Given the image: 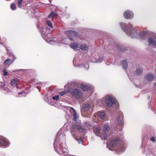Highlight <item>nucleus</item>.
Segmentation results:
<instances>
[{
	"mask_svg": "<svg viewBox=\"0 0 156 156\" xmlns=\"http://www.w3.org/2000/svg\"><path fill=\"white\" fill-rule=\"evenodd\" d=\"M79 46V44L77 43H73L70 44V47L76 51L78 50Z\"/></svg>",
	"mask_w": 156,
	"mask_h": 156,
	"instance_id": "nucleus-20",
	"label": "nucleus"
},
{
	"mask_svg": "<svg viewBox=\"0 0 156 156\" xmlns=\"http://www.w3.org/2000/svg\"><path fill=\"white\" fill-rule=\"evenodd\" d=\"M54 41V42H55L56 43H60L61 44H65L66 43L65 42V41H66L65 39H63L62 40H61L60 39L57 40V38L56 37L54 38L52 40H51L50 41V42L52 41Z\"/></svg>",
	"mask_w": 156,
	"mask_h": 156,
	"instance_id": "nucleus-21",
	"label": "nucleus"
},
{
	"mask_svg": "<svg viewBox=\"0 0 156 156\" xmlns=\"http://www.w3.org/2000/svg\"><path fill=\"white\" fill-rule=\"evenodd\" d=\"M66 93V92L64 91L62 92H61L59 93V95L60 96H63Z\"/></svg>",
	"mask_w": 156,
	"mask_h": 156,
	"instance_id": "nucleus-37",
	"label": "nucleus"
},
{
	"mask_svg": "<svg viewBox=\"0 0 156 156\" xmlns=\"http://www.w3.org/2000/svg\"><path fill=\"white\" fill-rule=\"evenodd\" d=\"M82 109L85 112L91 111L93 110V107L91 105L88 103L83 104L82 105Z\"/></svg>",
	"mask_w": 156,
	"mask_h": 156,
	"instance_id": "nucleus-12",
	"label": "nucleus"
},
{
	"mask_svg": "<svg viewBox=\"0 0 156 156\" xmlns=\"http://www.w3.org/2000/svg\"><path fill=\"white\" fill-rule=\"evenodd\" d=\"M143 70L142 68L141 67H139L137 68L136 71V74L137 75H140L142 73Z\"/></svg>",
	"mask_w": 156,
	"mask_h": 156,
	"instance_id": "nucleus-22",
	"label": "nucleus"
},
{
	"mask_svg": "<svg viewBox=\"0 0 156 156\" xmlns=\"http://www.w3.org/2000/svg\"><path fill=\"white\" fill-rule=\"evenodd\" d=\"M46 24L49 27H50L51 28H53V26L51 22L48 20H46Z\"/></svg>",
	"mask_w": 156,
	"mask_h": 156,
	"instance_id": "nucleus-30",
	"label": "nucleus"
},
{
	"mask_svg": "<svg viewBox=\"0 0 156 156\" xmlns=\"http://www.w3.org/2000/svg\"><path fill=\"white\" fill-rule=\"evenodd\" d=\"M5 86V84L3 82H0V89H4V87Z\"/></svg>",
	"mask_w": 156,
	"mask_h": 156,
	"instance_id": "nucleus-33",
	"label": "nucleus"
},
{
	"mask_svg": "<svg viewBox=\"0 0 156 156\" xmlns=\"http://www.w3.org/2000/svg\"><path fill=\"white\" fill-rule=\"evenodd\" d=\"M94 132L96 135L101 137L102 140L104 139L103 137V133L101 132L99 126L96 127L94 129Z\"/></svg>",
	"mask_w": 156,
	"mask_h": 156,
	"instance_id": "nucleus-13",
	"label": "nucleus"
},
{
	"mask_svg": "<svg viewBox=\"0 0 156 156\" xmlns=\"http://www.w3.org/2000/svg\"><path fill=\"white\" fill-rule=\"evenodd\" d=\"M103 130H101V132L103 131V137L104 140H106L107 139V135L106 132H108L110 129L109 126L108 124H105L104 125Z\"/></svg>",
	"mask_w": 156,
	"mask_h": 156,
	"instance_id": "nucleus-8",
	"label": "nucleus"
},
{
	"mask_svg": "<svg viewBox=\"0 0 156 156\" xmlns=\"http://www.w3.org/2000/svg\"><path fill=\"white\" fill-rule=\"evenodd\" d=\"M76 128L77 130L80 132H81L85 130V129L83 128L81 126L79 125H76Z\"/></svg>",
	"mask_w": 156,
	"mask_h": 156,
	"instance_id": "nucleus-28",
	"label": "nucleus"
},
{
	"mask_svg": "<svg viewBox=\"0 0 156 156\" xmlns=\"http://www.w3.org/2000/svg\"><path fill=\"white\" fill-rule=\"evenodd\" d=\"M120 142V140L119 138L117 136H114L113 139L109 141V144L112 147H114L116 145L119 144Z\"/></svg>",
	"mask_w": 156,
	"mask_h": 156,
	"instance_id": "nucleus-7",
	"label": "nucleus"
},
{
	"mask_svg": "<svg viewBox=\"0 0 156 156\" xmlns=\"http://www.w3.org/2000/svg\"><path fill=\"white\" fill-rule=\"evenodd\" d=\"M105 101L107 106L110 107L115 103L116 100L114 97L108 96V98L106 99Z\"/></svg>",
	"mask_w": 156,
	"mask_h": 156,
	"instance_id": "nucleus-5",
	"label": "nucleus"
},
{
	"mask_svg": "<svg viewBox=\"0 0 156 156\" xmlns=\"http://www.w3.org/2000/svg\"><path fill=\"white\" fill-rule=\"evenodd\" d=\"M25 92L24 91H23L22 92H19L18 93L20 95L21 94H24V92Z\"/></svg>",
	"mask_w": 156,
	"mask_h": 156,
	"instance_id": "nucleus-41",
	"label": "nucleus"
},
{
	"mask_svg": "<svg viewBox=\"0 0 156 156\" xmlns=\"http://www.w3.org/2000/svg\"><path fill=\"white\" fill-rule=\"evenodd\" d=\"M148 42L150 44L156 47V33L153 34L152 37L148 38Z\"/></svg>",
	"mask_w": 156,
	"mask_h": 156,
	"instance_id": "nucleus-11",
	"label": "nucleus"
},
{
	"mask_svg": "<svg viewBox=\"0 0 156 156\" xmlns=\"http://www.w3.org/2000/svg\"><path fill=\"white\" fill-rule=\"evenodd\" d=\"M80 48L82 50L86 51L87 50L88 47L86 44H82L80 45Z\"/></svg>",
	"mask_w": 156,
	"mask_h": 156,
	"instance_id": "nucleus-23",
	"label": "nucleus"
},
{
	"mask_svg": "<svg viewBox=\"0 0 156 156\" xmlns=\"http://www.w3.org/2000/svg\"><path fill=\"white\" fill-rule=\"evenodd\" d=\"M18 70H14L13 71V72H16V71H18Z\"/></svg>",
	"mask_w": 156,
	"mask_h": 156,
	"instance_id": "nucleus-43",
	"label": "nucleus"
},
{
	"mask_svg": "<svg viewBox=\"0 0 156 156\" xmlns=\"http://www.w3.org/2000/svg\"><path fill=\"white\" fill-rule=\"evenodd\" d=\"M83 65L86 69H87L89 67V65L88 63H86L85 65Z\"/></svg>",
	"mask_w": 156,
	"mask_h": 156,
	"instance_id": "nucleus-35",
	"label": "nucleus"
},
{
	"mask_svg": "<svg viewBox=\"0 0 156 156\" xmlns=\"http://www.w3.org/2000/svg\"><path fill=\"white\" fill-rule=\"evenodd\" d=\"M150 98V96H148V99H149Z\"/></svg>",
	"mask_w": 156,
	"mask_h": 156,
	"instance_id": "nucleus-44",
	"label": "nucleus"
},
{
	"mask_svg": "<svg viewBox=\"0 0 156 156\" xmlns=\"http://www.w3.org/2000/svg\"><path fill=\"white\" fill-rule=\"evenodd\" d=\"M19 80L18 78H15L12 80L11 84L12 86H16L17 87V85L19 84Z\"/></svg>",
	"mask_w": 156,
	"mask_h": 156,
	"instance_id": "nucleus-17",
	"label": "nucleus"
},
{
	"mask_svg": "<svg viewBox=\"0 0 156 156\" xmlns=\"http://www.w3.org/2000/svg\"><path fill=\"white\" fill-rule=\"evenodd\" d=\"M124 16L126 19H131L133 17V14L132 12L127 10L124 12Z\"/></svg>",
	"mask_w": 156,
	"mask_h": 156,
	"instance_id": "nucleus-14",
	"label": "nucleus"
},
{
	"mask_svg": "<svg viewBox=\"0 0 156 156\" xmlns=\"http://www.w3.org/2000/svg\"><path fill=\"white\" fill-rule=\"evenodd\" d=\"M81 88L84 91H87L88 90L89 87L84 84H81Z\"/></svg>",
	"mask_w": 156,
	"mask_h": 156,
	"instance_id": "nucleus-26",
	"label": "nucleus"
},
{
	"mask_svg": "<svg viewBox=\"0 0 156 156\" xmlns=\"http://www.w3.org/2000/svg\"><path fill=\"white\" fill-rule=\"evenodd\" d=\"M3 72L4 73L3 74L4 76H5L7 75V72L6 70H3Z\"/></svg>",
	"mask_w": 156,
	"mask_h": 156,
	"instance_id": "nucleus-40",
	"label": "nucleus"
},
{
	"mask_svg": "<svg viewBox=\"0 0 156 156\" xmlns=\"http://www.w3.org/2000/svg\"><path fill=\"white\" fill-rule=\"evenodd\" d=\"M82 66H79V67H82Z\"/></svg>",
	"mask_w": 156,
	"mask_h": 156,
	"instance_id": "nucleus-46",
	"label": "nucleus"
},
{
	"mask_svg": "<svg viewBox=\"0 0 156 156\" xmlns=\"http://www.w3.org/2000/svg\"><path fill=\"white\" fill-rule=\"evenodd\" d=\"M48 30V28H47L45 30ZM42 31L41 32V34L42 37L44 38H45L48 37V34L46 32V31H45V29L44 28H42Z\"/></svg>",
	"mask_w": 156,
	"mask_h": 156,
	"instance_id": "nucleus-18",
	"label": "nucleus"
},
{
	"mask_svg": "<svg viewBox=\"0 0 156 156\" xmlns=\"http://www.w3.org/2000/svg\"><path fill=\"white\" fill-rule=\"evenodd\" d=\"M71 94L73 97L77 99L80 98L83 96L82 93L77 88H75L74 90L73 89V91L71 93Z\"/></svg>",
	"mask_w": 156,
	"mask_h": 156,
	"instance_id": "nucleus-6",
	"label": "nucleus"
},
{
	"mask_svg": "<svg viewBox=\"0 0 156 156\" xmlns=\"http://www.w3.org/2000/svg\"><path fill=\"white\" fill-rule=\"evenodd\" d=\"M37 88H38V87H37Z\"/></svg>",
	"mask_w": 156,
	"mask_h": 156,
	"instance_id": "nucleus-47",
	"label": "nucleus"
},
{
	"mask_svg": "<svg viewBox=\"0 0 156 156\" xmlns=\"http://www.w3.org/2000/svg\"><path fill=\"white\" fill-rule=\"evenodd\" d=\"M75 60H75L73 61V63L74 62Z\"/></svg>",
	"mask_w": 156,
	"mask_h": 156,
	"instance_id": "nucleus-45",
	"label": "nucleus"
},
{
	"mask_svg": "<svg viewBox=\"0 0 156 156\" xmlns=\"http://www.w3.org/2000/svg\"><path fill=\"white\" fill-rule=\"evenodd\" d=\"M11 8L12 10H14L16 9V5L14 3H12L11 5Z\"/></svg>",
	"mask_w": 156,
	"mask_h": 156,
	"instance_id": "nucleus-31",
	"label": "nucleus"
},
{
	"mask_svg": "<svg viewBox=\"0 0 156 156\" xmlns=\"http://www.w3.org/2000/svg\"><path fill=\"white\" fill-rule=\"evenodd\" d=\"M70 108L72 110L73 112V120L75 122H77L79 117L78 115L77 114L76 111L73 107H71Z\"/></svg>",
	"mask_w": 156,
	"mask_h": 156,
	"instance_id": "nucleus-16",
	"label": "nucleus"
},
{
	"mask_svg": "<svg viewBox=\"0 0 156 156\" xmlns=\"http://www.w3.org/2000/svg\"><path fill=\"white\" fill-rule=\"evenodd\" d=\"M55 14V12L53 11H52L51 13L48 16V17L49 18H51L53 16H54Z\"/></svg>",
	"mask_w": 156,
	"mask_h": 156,
	"instance_id": "nucleus-32",
	"label": "nucleus"
},
{
	"mask_svg": "<svg viewBox=\"0 0 156 156\" xmlns=\"http://www.w3.org/2000/svg\"><path fill=\"white\" fill-rule=\"evenodd\" d=\"M99 117L102 119H104L105 115L104 112H100L99 113Z\"/></svg>",
	"mask_w": 156,
	"mask_h": 156,
	"instance_id": "nucleus-27",
	"label": "nucleus"
},
{
	"mask_svg": "<svg viewBox=\"0 0 156 156\" xmlns=\"http://www.w3.org/2000/svg\"><path fill=\"white\" fill-rule=\"evenodd\" d=\"M9 143L8 140L2 136H0V146L7 147L9 146Z\"/></svg>",
	"mask_w": 156,
	"mask_h": 156,
	"instance_id": "nucleus-9",
	"label": "nucleus"
},
{
	"mask_svg": "<svg viewBox=\"0 0 156 156\" xmlns=\"http://www.w3.org/2000/svg\"><path fill=\"white\" fill-rule=\"evenodd\" d=\"M154 78V75L153 74L148 73L146 76V80L147 81H152Z\"/></svg>",
	"mask_w": 156,
	"mask_h": 156,
	"instance_id": "nucleus-19",
	"label": "nucleus"
},
{
	"mask_svg": "<svg viewBox=\"0 0 156 156\" xmlns=\"http://www.w3.org/2000/svg\"><path fill=\"white\" fill-rule=\"evenodd\" d=\"M120 25L122 30L126 34L131 37H137L138 33L133 28H132V25L129 23L127 25L125 23H121Z\"/></svg>",
	"mask_w": 156,
	"mask_h": 156,
	"instance_id": "nucleus-1",
	"label": "nucleus"
},
{
	"mask_svg": "<svg viewBox=\"0 0 156 156\" xmlns=\"http://www.w3.org/2000/svg\"><path fill=\"white\" fill-rule=\"evenodd\" d=\"M58 140L59 139L58 138V135H57L55 140V141L54 143V147L55 151L59 154H61L63 152V150L61 149V146L59 144V143L58 142V143L59 146H58V144H56V145H55V144L57 143Z\"/></svg>",
	"mask_w": 156,
	"mask_h": 156,
	"instance_id": "nucleus-3",
	"label": "nucleus"
},
{
	"mask_svg": "<svg viewBox=\"0 0 156 156\" xmlns=\"http://www.w3.org/2000/svg\"><path fill=\"white\" fill-rule=\"evenodd\" d=\"M6 50H7V53L8 55L9 56H12V57H13V58L12 59H6L4 61V64L5 65L9 66L14 61L15 58H14V55L7 48H6Z\"/></svg>",
	"mask_w": 156,
	"mask_h": 156,
	"instance_id": "nucleus-4",
	"label": "nucleus"
},
{
	"mask_svg": "<svg viewBox=\"0 0 156 156\" xmlns=\"http://www.w3.org/2000/svg\"><path fill=\"white\" fill-rule=\"evenodd\" d=\"M65 33L68 36V38L71 41H73V38L72 37H70L71 36L73 37L74 36H77L78 33L72 30H68L65 31Z\"/></svg>",
	"mask_w": 156,
	"mask_h": 156,
	"instance_id": "nucleus-10",
	"label": "nucleus"
},
{
	"mask_svg": "<svg viewBox=\"0 0 156 156\" xmlns=\"http://www.w3.org/2000/svg\"><path fill=\"white\" fill-rule=\"evenodd\" d=\"M59 96L58 95H56L55 96H53L52 97V98L53 100L57 101L59 99Z\"/></svg>",
	"mask_w": 156,
	"mask_h": 156,
	"instance_id": "nucleus-34",
	"label": "nucleus"
},
{
	"mask_svg": "<svg viewBox=\"0 0 156 156\" xmlns=\"http://www.w3.org/2000/svg\"><path fill=\"white\" fill-rule=\"evenodd\" d=\"M81 140H82L81 139H79V140H77L79 142V143H80V142H81Z\"/></svg>",
	"mask_w": 156,
	"mask_h": 156,
	"instance_id": "nucleus-42",
	"label": "nucleus"
},
{
	"mask_svg": "<svg viewBox=\"0 0 156 156\" xmlns=\"http://www.w3.org/2000/svg\"><path fill=\"white\" fill-rule=\"evenodd\" d=\"M23 0H18V4L19 7H21L22 6V3Z\"/></svg>",
	"mask_w": 156,
	"mask_h": 156,
	"instance_id": "nucleus-36",
	"label": "nucleus"
},
{
	"mask_svg": "<svg viewBox=\"0 0 156 156\" xmlns=\"http://www.w3.org/2000/svg\"><path fill=\"white\" fill-rule=\"evenodd\" d=\"M76 129V125H73L70 127V131L73 137H75V134Z\"/></svg>",
	"mask_w": 156,
	"mask_h": 156,
	"instance_id": "nucleus-15",
	"label": "nucleus"
},
{
	"mask_svg": "<svg viewBox=\"0 0 156 156\" xmlns=\"http://www.w3.org/2000/svg\"><path fill=\"white\" fill-rule=\"evenodd\" d=\"M150 140L153 142H155V138L154 136L151 137L150 138Z\"/></svg>",
	"mask_w": 156,
	"mask_h": 156,
	"instance_id": "nucleus-38",
	"label": "nucleus"
},
{
	"mask_svg": "<svg viewBox=\"0 0 156 156\" xmlns=\"http://www.w3.org/2000/svg\"><path fill=\"white\" fill-rule=\"evenodd\" d=\"M147 33L145 31H142L139 33V36L140 38H143L146 35Z\"/></svg>",
	"mask_w": 156,
	"mask_h": 156,
	"instance_id": "nucleus-29",
	"label": "nucleus"
},
{
	"mask_svg": "<svg viewBox=\"0 0 156 156\" xmlns=\"http://www.w3.org/2000/svg\"><path fill=\"white\" fill-rule=\"evenodd\" d=\"M103 60V58H99L97 61L98 62H102Z\"/></svg>",
	"mask_w": 156,
	"mask_h": 156,
	"instance_id": "nucleus-39",
	"label": "nucleus"
},
{
	"mask_svg": "<svg viewBox=\"0 0 156 156\" xmlns=\"http://www.w3.org/2000/svg\"><path fill=\"white\" fill-rule=\"evenodd\" d=\"M123 67L125 70L127 68L128 64L126 60H123L122 61Z\"/></svg>",
	"mask_w": 156,
	"mask_h": 156,
	"instance_id": "nucleus-25",
	"label": "nucleus"
},
{
	"mask_svg": "<svg viewBox=\"0 0 156 156\" xmlns=\"http://www.w3.org/2000/svg\"><path fill=\"white\" fill-rule=\"evenodd\" d=\"M125 146H124L120 145V147L117 150V151L119 152L120 154L124 152L125 150Z\"/></svg>",
	"mask_w": 156,
	"mask_h": 156,
	"instance_id": "nucleus-24",
	"label": "nucleus"
},
{
	"mask_svg": "<svg viewBox=\"0 0 156 156\" xmlns=\"http://www.w3.org/2000/svg\"><path fill=\"white\" fill-rule=\"evenodd\" d=\"M116 122L118 125L120 127L119 129L121 130L123 129V116L122 112H120L116 119Z\"/></svg>",
	"mask_w": 156,
	"mask_h": 156,
	"instance_id": "nucleus-2",
	"label": "nucleus"
}]
</instances>
